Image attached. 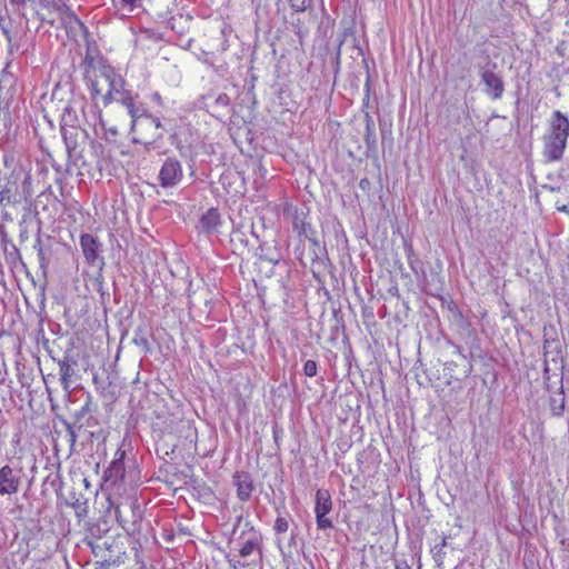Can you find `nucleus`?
Wrapping results in <instances>:
<instances>
[{
    "label": "nucleus",
    "mask_w": 569,
    "mask_h": 569,
    "mask_svg": "<svg viewBox=\"0 0 569 569\" xmlns=\"http://www.w3.org/2000/svg\"><path fill=\"white\" fill-rule=\"evenodd\" d=\"M132 342L140 348L143 353H148L151 351V346L148 339V333L146 328L138 327L133 332Z\"/></svg>",
    "instance_id": "obj_17"
},
{
    "label": "nucleus",
    "mask_w": 569,
    "mask_h": 569,
    "mask_svg": "<svg viewBox=\"0 0 569 569\" xmlns=\"http://www.w3.org/2000/svg\"><path fill=\"white\" fill-rule=\"evenodd\" d=\"M111 470L112 471H116V472H121L123 470V465L120 460L118 461H113L112 462V467H111Z\"/></svg>",
    "instance_id": "obj_32"
},
{
    "label": "nucleus",
    "mask_w": 569,
    "mask_h": 569,
    "mask_svg": "<svg viewBox=\"0 0 569 569\" xmlns=\"http://www.w3.org/2000/svg\"><path fill=\"white\" fill-rule=\"evenodd\" d=\"M242 542L240 543L238 555L240 558H248L254 553L258 555V560L261 561L262 558V537L261 535L253 530L252 528L249 530L247 537H241Z\"/></svg>",
    "instance_id": "obj_9"
},
{
    "label": "nucleus",
    "mask_w": 569,
    "mask_h": 569,
    "mask_svg": "<svg viewBox=\"0 0 569 569\" xmlns=\"http://www.w3.org/2000/svg\"><path fill=\"white\" fill-rule=\"evenodd\" d=\"M152 120H153V122L156 123V126H157V127H159V126H160V122H159V120H158V119H152Z\"/></svg>",
    "instance_id": "obj_43"
},
{
    "label": "nucleus",
    "mask_w": 569,
    "mask_h": 569,
    "mask_svg": "<svg viewBox=\"0 0 569 569\" xmlns=\"http://www.w3.org/2000/svg\"><path fill=\"white\" fill-rule=\"evenodd\" d=\"M368 106H369V93L367 92L366 99L363 100V107L368 108Z\"/></svg>",
    "instance_id": "obj_38"
},
{
    "label": "nucleus",
    "mask_w": 569,
    "mask_h": 569,
    "mask_svg": "<svg viewBox=\"0 0 569 569\" xmlns=\"http://www.w3.org/2000/svg\"><path fill=\"white\" fill-rule=\"evenodd\" d=\"M332 509V500L328 490L319 489L316 492V522L317 527L320 530L331 529L333 523L330 518H328V513Z\"/></svg>",
    "instance_id": "obj_5"
},
{
    "label": "nucleus",
    "mask_w": 569,
    "mask_h": 569,
    "mask_svg": "<svg viewBox=\"0 0 569 569\" xmlns=\"http://www.w3.org/2000/svg\"><path fill=\"white\" fill-rule=\"evenodd\" d=\"M303 372L308 377H315L317 375V362L307 360L303 366Z\"/></svg>",
    "instance_id": "obj_26"
},
{
    "label": "nucleus",
    "mask_w": 569,
    "mask_h": 569,
    "mask_svg": "<svg viewBox=\"0 0 569 569\" xmlns=\"http://www.w3.org/2000/svg\"><path fill=\"white\" fill-rule=\"evenodd\" d=\"M238 556H230L228 562L232 569H262L261 561H256L252 559L249 562H246Z\"/></svg>",
    "instance_id": "obj_19"
},
{
    "label": "nucleus",
    "mask_w": 569,
    "mask_h": 569,
    "mask_svg": "<svg viewBox=\"0 0 569 569\" xmlns=\"http://www.w3.org/2000/svg\"><path fill=\"white\" fill-rule=\"evenodd\" d=\"M40 19L51 26L56 22H63L71 11L63 0H40Z\"/></svg>",
    "instance_id": "obj_4"
},
{
    "label": "nucleus",
    "mask_w": 569,
    "mask_h": 569,
    "mask_svg": "<svg viewBox=\"0 0 569 569\" xmlns=\"http://www.w3.org/2000/svg\"><path fill=\"white\" fill-rule=\"evenodd\" d=\"M550 131L556 142H566L569 137V120L560 111H555Z\"/></svg>",
    "instance_id": "obj_12"
},
{
    "label": "nucleus",
    "mask_w": 569,
    "mask_h": 569,
    "mask_svg": "<svg viewBox=\"0 0 569 569\" xmlns=\"http://www.w3.org/2000/svg\"><path fill=\"white\" fill-rule=\"evenodd\" d=\"M481 81L486 86L485 92L492 99H500L502 97L505 87L502 79L490 70L481 72Z\"/></svg>",
    "instance_id": "obj_11"
},
{
    "label": "nucleus",
    "mask_w": 569,
    "mask_h": 569,
    "mask_svg": "<svg viewBox=\"0 0 569 569\" xmlns=\"http://www.w3.org/2000/svg\"><path fill=\"white\" fill-rule=\"evenodd\" d=\"M123 7H128L131 10L138 7H141L142 0H120Z\"/></svg>",
    "instance_id": "obj_30"
},
{
    "label": "nucleus",
    "mask_w": 569,
    "mask_h": 569,
    "mask_svg": "<svg viewBox=\"0 0 569 569\" xmlns=\"http://www.w3.org/2000/svg\"><path fill=\"white\" fill-rule=\"evenodd\" d=\"M66 502L76 510H82L86 506V499L82 496L76 495V492H70Z\"/></svg>",
    "instance_id": "obj_22"
},
{
    "label": "nucleus",
    "mask_w": 569,
    "mask_h": 569,
    "mask_svg": "<svg viewBox=\"0 0 569 569\" xmlns=\"http://www.w3.org/2000/svg\"><path fill=\"white\" fill-rule=\"evenodd\" d=\"M68 430H69V435H70V441H71L72 443H74V442H76V440H77V436H76V433H74V431H73L72 427H71V426H68Z\"/></svg>",
    "instance_id": "obj_35"
},
{
    "label": "nucleus",
    "mask_w": 569,
    "mask_h": 569,
    "mask_svg": "<svg viewBox=\"0 0 569 569\" xmlns=\"http://www.w3.org/2000/svg\"><path fill=\"white\" fill-rule=\"evenodd\" d=\"M21 483V469H13L9 465L0 468V496L18 493Z\"/></svg>",
    "instance_id": "obj_6"
},
{
    "label": "nucleus",
    "mask_w": 569,
    "mask_h": 569,
    "mask_svg": "<svg viewBox=\"0 0 569 569\" xmlns=\"http://www.w3.org/2000/svg\"><path fill=\"white\" fill-rule=\"evenodd\" d=\"M80 246L87 263L94 266L99 258L100 242L92 234L86 233L80 237Z\"/></svg>",
    "instance_id": "obj_13"
},
{
    "label": "nucleus",
    "mask_w": 569,
    "mask_h": 569,
    "mask_svg": "<svg viewBox=\"0 0 569 569\" xmlns=\"http://www.w3.org/2000/svg\"><path fill=\"white\" fill-rule=\"evenodd\" d=\"M206 106L216 118L220 119L230 110V98L226 93H219L214 99L207 98Z\"/></svg>",
    "instance_id": "obj_14"
},
{
    "label": "nucleus",
    "mask_w": 569,
    "mask_h": 569,
    "mask_svg": "<svg viewBox=\"0 0 569 569\" xmlns=\"http://www.w3.org/2000/svg\"><path fill=\"white\" fill-rule=\"evenodd\" d=\"M228 178H229V174H226V176L222 177L223 180L228 179Z\"/></svg>",
    "instance_id": "obj_45"
},
{
    "label": "nucleus",
    "mask_w": 569,
    "mask_h": 569,
    "mask_svg": "<svg viewBox=\"0 0 569 569\" xmlns=\"http://www.w3.org/2000/svg\"><path fill=\"white\" fill-rule=\"evenodd\" d=\"M3 162L7 168H11L12 170L17 169L16 166L18 163V160L16 159V156L13 153H4Z\"/></svg>",
    "instance_id": "obj_28"
},
{
    "label": "nucleus",
    "mask_w": 569,
    "mask_h": 569,
    "mask_svg": "<svg viewBox=\"0 0 569 569\" xmlns=\"http://www.w3.org/2000/svg\"><path fill=\"white\" fill-rule=\"evenodd\" d=\"M361 123L365 127V133H363L365 141L366 142H375L376 141L375 121L368 112H365Z\"/></svg>",
    "instance_id": "obj_20"
},
{
    "label": "nucleus",
    "mask_w": 569,
    "mask_h": 569,
    "mask_svg": "<svg viewBox=\"0 0 569 569\" xmlns=\"http://www.w3.org/2000/svg\"><path fill=\"white\" fill-rule=\"evenodd\" d=\"M549 407L553 416H562L565 411V393L562 389H560L558 392L550 397Z\"/></svg>",
    "instance_id": "obj_18"
},
{
    "label": "nucleus",
    "mask_w": 569,
    "mask_h": 569,
    "mask_svg": "<svg viewBox=\"0 0 569 569\" xmlns=\"http://www.w3.org/2000/svg\"><path fill=\"white\" fill-rule=\"evenodd\" d=\"M448 546V537L443 536L441 539V542L439 546H435L433 552H435V559L438 563H440L443 559V552L442 549Z\"/></svg>",
    "instance_id": "obj_24"
},
{
    "label": "nucleus",
    "mask_w": 569,
    "mask_h": 569,
    "mask_svg": "<svg viewBox=\"0 0 569 569\" xmlns=\"http://www.w3.org/2000/svg\"><path fill=\"white\" fill-rule=\"evenodd\" d=\"M341 44H342V42H340V43H339V47H338V51H337V61H339V59H340V54H341V52H340V48H341Z\"/></svg>",
    "instance_id": "obj_39"
},
{
    "label": "nucleus",
    "mask_w": 569,
    "mask_h": 569,
    "mask_svg": "<svg viewBox=\"0 0 569 569\" xmlns=\"http://www.w3.org/2000/svg\"><path fill=\"white\" fill-rule=\"evenodd\" d=\"M114 516H116V519H117V521L119 522V525H120L122 528H124V529H127V530H128V528H127V520L123 518L122 510H121V507H120V506H117V507L114 508Z\"/></svg>",
    "instance_id": "obj_29"
},
{
    "label": "nucleus",
    "mask_w": 569,
    "mask_h": 569,
    "mask_svg": "<svg viewBox=\"0 0 569 569\" xmlns=\"http://www.w3.org/2000/svg\"><path fill=\"white\" fill-rule=\"evenodd\" d=\"M16 79L13 74L3 70L0 73V118L6 117L14 96H16Z\"/></svg>",
    "instance_id": "obj_8"
},
{
    "label": "nucleus",
    "mask_w": 569,
    "mask_h": 569,
    "mask_svg": "<svg viewBox=\"0 0 569 569\" xmlns=\"http://www.w3.org/2000/svg\"><path fill=\"white\" fill-rule=\"evenodd\" d=\"M61 94V89L57 86L50 97L43 94L41 97V104L44 112L52 111L61 113V120L64 123H73L77 120L76 111L69 101H64Z\"/></svg>",
    "instance_id": "obj_3"
},
{
    "label": "nucleus",
    "mask_w": 569,
    "mask_h": 569,
    "mask_svg": "<svg viewBox=\"0 0 569 569\" xmlns=\"http://www.w3.org/2000/svg\"><path fill=\"white\" fill-rule=\"evenodd\" d=\"M57 363L60 371V382L64 391L69 392L71 385L79 378L78 360L71 353H66L62 359H58Z\"/></svg>",
    "instance_id": "obj_7"
},
{
    "label": "nucleus",
    "mask_w": 569,
    "mask_h": 569,
    "mask_svg": "<svg viewBox=\"0 0 569 569\" xmlns=\"http://www.w3.org/2000/svg\"><path fill=\"white\" fill-rule=\"evenodd\" d=\"M295 228H296V229H299V228H300V223H299L298 219H296V220H295Z\"/></svg>",
    "instance_id": "obj_42"
},
{
    "label": "nucleus",
    "mask_w": 569,
    "mask_h": 569,
    "mask_svg": "<svg viewBox=\"0 0 569 569\" xmlns=\"http://www.w3.org/2000/svg\"><path fill=\"white\" fill-rule=\"evenodd\" d=\"M395 569H411L407 563L397 565Z\"/></svg>",
    "instance_id": "obj_36"
},
{
    "label": "nucleus",
    "mask_w": 569,
    "mask_h": 569,
    "mask_svg": "<svg viewBox=\"0 0 569 569\" xmlns=\"http://www.w3.org/2000/svg\"><path fill=\"white\" fill-rule=\"evenodd\" d=\"M273 529L277 533H283L286 532L288 529H289V522L286 518L283 517H278L276 519V522H274V526H273Z\"/></svg>",
    "instance_id": "obj_25"
},
{
    "label": "nucleus",
    "mask_w": 569,
    "mask_h": 569,
    "mask_svg": "<svg viewBox=\"0 0 569 569\" xmlns=\"http://www.w3.org/2000/svg\"><path fill=\"white\" fill-rule=\"evenodd\" d=\"M10 21L8 18L0 16V28L6 36V38L11 41V34H10V28H9Z\"/></svg>",
    "instance_id": "obj_27"
},
{
    "label": "nucleus",
    "mask_w": 569,
    "mask_h": 569,
    "mask_svg": "<svg viewBox=\"0 0 569 569\" xmlns=\"http://www.w3.org/2000/svg\"><path fill=\"white\" fill-rule=\"evenodd\" d=\"M30 176L21 168L13 169L0 187V204L6 207L26 201L31 196Z\"/></svg>",
    "instance_id": "obj_2"
},
{
    "label": "nucleus",
    "mask_w": 569,
    "mask_h": 569,
    "mask_svg": "<svg viewBox=\"0 0 569 569\" xmlns=\"http://www.w3.org/2000/svg\"><path fill=\"white\" fill-rule=\"evenodd\" d=\"M66 146H67L68 153H71L72 151H74L76 147H77V144H73L72 147L70 144H66Z\"/></svg>",
    "instance_id": "obj_37"
},
{
    "label": "nucleus",
    "mask_w": 569,
    "mask_h": 569,
    "mask_svg": "<svg viewBox=\"0 0 569 569\" xmlns=\"http://www.w3.org/2000/svg\"><path fill=\"white\" fill-rule=\"evenodd\" d=\"M152 101L157 102L158 104H162V98L159 92H153L151 96Z\"/></svg>",
    "instance_id": "obj_34"
},
{
    "label": "nucleus",
    "mask_w": 569,
    "mask_h": 569,
    "mask_svg": "<svg viewBox=\"0 0 569 569\" xmlns=\"http://www.w3.org/2000/svg\"><path fill=\"white\" fill-rule=\"evenodd\" d=\"M288 2L296 12H303L312 4V0H288Z\"/></svg>",
    "instance_id": "obj_23"
},
{
    "label": "nucleus",
    "mask_w": 569,
    "mask_h": 569,
    "mask_svg": "<svg viewBox=\"0 0 569 569\" xmlns=\"http://www.w3.org/2000/svg\"><path fill=\"white\" fill-rule=\"evenodd\" d=\"M82 481H83V483L86 485V487H88V486H89V482H88V480H87L86 478H83V479H82Z\"/></svg>",
    "instance_id": "obj_44"
},
{
    "label": "nucleus",
    "mask_w": 569,
    "mask_h": 569,
    "mask_svg": "<svg viewBox=\"0 0 569 569\" xmlns=\"http://www.w3.org/2000/svg\"><path fill=\"white\" fill-rule=\"evenodd\" d=\"M89 410V402L86 403V406L81 409V415L87 412Z\"/></svg>",
    "instance_id": "obj_40"
},
{
    "label": "nucleus",
    "mask_w": 569,
    "mask_h": 569,
    "mask_svg": "<svg viewBox=\"0 0 569 569\" xmlns=\"http://www.w3.org/2000/svg\"><path fill=\"white\" fill-rule=\"evenodd\" d=\"M233 485L237 487V496L240 500L246 501L250 498L253 490V483L248 473L236 472L233 476Z\"/></svg>",
    "instance_id": "obj_15"
},
{
    "label": "nucleus",
    "mask_w": 569,
    "mask_h": 569,
    "mask_svg": "<svg viewBox=\"0 0 569 569\" xmlns=\"http://www.w3.org/2000/svg\"><path fill=\"white\" fill-rule=\"evenodd\" d=\"M83 77L90 91L91 100L103 107L118 102L126 107L132 123L142 116V110L136 106V97L126 88L124 79L116 72L113 67L102 58L87 54L82 62Z\"/></svg>",
    "instance_id": "obj_1"
},
{
    "label": "nucleus",
    "mask_w": 569,
    "mask_h": 569,
    "mask_svg": "<svg viewBox=\"0 0 569 569\" xmlns=\"http://www.w3.org/2000/svg\"><path fill=\"white\" fill-rule=\"evenodd\" d=\"M182 178V169L177 160H167L159 172L160 184L163 188L176 186Z\"/></svg>",
    "instance_id": "obj_10"
},
{
    "label": "nucleus",
    "mask_w": 569,
    "mask_h": 569,
    "mask_svg": "<svg viewBox=\"0 0 569 569\" xmlns=\"http://www.w3.org/2000/svg\"><path fill=\"white\" fill-rule=\"evenodd\" d=\"M566 144H546L543 156L547 161L559 160L565 151Z\"/></svg>",
    "instance_id": "obj_21"
},
{
    "label": "nucleus",
    "mask_w": 569,
    "mask_h": 569,
    "mask_svg": "<svg viewBox=\"0 0 569 569\" xmlns=\"http://www.w3.org/2000/svg\"><path fill=\"white\" fill-rule=\"evenodd\" d=\"M34 249H36V250H37V252H38L39 259H40L41 261H43V260H44V252H43L42 242H41V239H40V238H38V239L36 240Z\"/></svg>",
    "instance_id": "obj_31"
},
{
    "label": "nucleus",
    "mask_w": 569,
    "mask_h": 569,
    "mask_svg": "<svg viewBox=\"0 0 569 569\" xmlns=\"http://www.w3.org/2000/svg\"><path fill=\"white\" fill-rule=\"evenodd\" d=\"M300 224H301V231H299V233L303 232L306 233V230H305V222L303 221H300Z\"/></svg>",
    "instance_id": "obj_41"
},
{
    "label": "nucleus",
    "mask_w": 569,
    "mask_h": 569,
    "mask_svg": "<svg viewBox=\"0 0 569 569\" xmlns=\"http://www.w3.org/2000/svg\"><path fill=\"white\" fill-rule=\"evenodd\" d=\"M556 208L558 211L569 214V207L567 204H559V202H557Z\"/></svg>",
    "instance_id": "obj_33"
},
{
    "label": "nucleus",
    "mask_w": 569,
    "mask_h": 569,
    "mask_svg": "<svg viewBox=\"0 0 569 569\" xmlns=\"http://www.w3.org/2000/svg\"><path fill=\"white\" fill-rule=\"evenodd\" d=\"M200 228L206 232H213L220 224V213L217 209L211 208L202 214L200 219Z\"/></svg>",
    "instance_id": "obj_16"
}]
</instances>
